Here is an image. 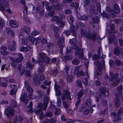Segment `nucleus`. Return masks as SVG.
<instances>
[{"mask_svg":"<svg viewBox=\"0 0 123 123\" xmlns=\"http://www.w3.org/2000/svg\"><path fill=\"white\" fill-rule=\"evenodd\" d=\"M119 75L118 73L114 74L112 72H110L109 73V76L107 74L105 75V78L108 79L109 82L111 83L113 86H116L119 84L120 81V79L118 78Z\"/></svg>","mask_w":123,"mask_h":123,"instance_id":"nucleus-1","label":"nucleus"},{"mask_svg":"<svg viewBox=\"0 0 123 123\" xmlns=\"http://www.w3.org/2000/svg\"><path fill=\"white\" fill-rule=\"evenodd\" d=\"M73 98V96L70 95V93L68 90L66 89L63 91L61 95V98L63 101L62 102L63 105L65 109L68 108L69 105L64 100H66V98L70 100Z\"/></svg>","mask_w":123,"mask_h":123,"instance_id":"nucleus-2","label":"nucleus"},{"mask_svg":"<svg viewBox=\"0 0 123 123\" xmlns=\"http://www.w3.org/2000/svg\"><path fill=\"white\" fill-rule=\"evenodd\" d=\"M45 79L44 76L42 74L40 75H36L34 77L33 79L34 80V84L35 86H39L40 84V81L43 80Z\"/></svg>","mask_w":123,"mask_h":123,"instance_id":"nucleus-3","label":"nucleus"},{"mask_svg":"<svg viewBox=\"0 0 123 123\" xmlns=\"http://www.w3.org/2000/svg\"><path fill=\"white\" fill-rule=\"evenodd\" d=\"M105 64L103 62L99 63L98 67V70L95 72V74L94 78H97L100 75L102 72V70L105 68Z\"/></svg>","mask_w":123,"mask_h":123,"instance_id":"nucleus-4","label":"nucleus"},{"mask_svg":"<svg viewBox=\"0 0 123 123\" xmlns=\"http://www.w3.org/2000/svg\"><path fill=\"white\" fill-rule=\"evenodd\" d=\"M81 47H79L77 46L75 48V55H78V57L80 59H83L84 57L83 51L81 49Z\"/></svg>","mask_w":123,"mask_h":123,"instance_id":"nucleus-5","label":"nucleus"},{"mask_svg":"<svg viewBox=\"0 0 123 123\" xmlns=\"http://www.w3.org/2000/svg\"><path fill=\"white\" fill-rule=\"evenodd\" d=\"M46 54L42 52H40L38 54L37 58L38 63L41 64L44 63V58L46 57Z\"/></svg>","mask_w":123,"mask_h":123,"instance_id":"nucleus-6","label":"nucleus"},{"mask_svg":"<svg viewBox=\"0 0 123 123\" xmlns=\"http://www.w3.org/2000/svg\"><path fill=\"white\" fill-rule=\"evenodd\" d=\"M97 35L95 34H92L91 31H88L86 32L85 34L86 37L90 40H95Z\"/></svg>","mask_w":123,"mask_h":123,"instance_id":"nucleus-7","label":"nucleus"},{"mask_svg":"<svg viewBox=\"0 0 123 123\" xmlns=\"http://www.w3.org/2000/svg\"><path fill=\"white\" fill-rule=\"evenodd\" d=\"M5 114L9 117L10 115H14V110L12 107H9L6 108L5 111Z\"/></svg>","mask_w":123,"mask_h":123,"instance_id":"nucleus-8","label":"nucleus"},{"mask_svg":"<svg viewBox=\"0 0 123 123\" xmlns=\"http://www.w3.org/2000/svg\"><path fill=\"white\" fill-rule=\"evenodd\" d=\"M49 97L48 96H45L43 98V103L42 104H40L39 105L40 107L44 110H46L47 106V104L49 102Z\"/></svg>","mask_w":123,"mask_h":123,"instance_id":"nucleus-9","label":"nucleus"},{"mask_svg":"<svg viewBox=\"0 0 123 123\" xmlns=\"http://www.w3.org/2000/svg\"><path fill=\"white\" fill-rule=\"evenodd\" d=\"M76 28L74 27V26L71 25L70 27V31L71 32L72 35L75 37H76L77 36V33L76 31H77V29L78 27V25L76 24Z\"/></svg>","mask_w":123,"mask_h":123,"instance_id":"nucleus-10","label":"nucleus"},{"mask_svg":"<svg viewBox=\"0 0 123 123\" xmlns=\"http://www.w3.org/2000/svg\"><path fill=\"white\" fill-rule=\"evenodd\" d=\"M99 91H100V95L101 93V95L105 97L107 96L108 94V91L106 90L105 88L103 87L99 89Z\"/></svg>","mask_w":123,"mask_h":123,"instance_id":"nucleus-11","label":"nucleus"},{"mask_svg":"<svg viewBox=\"0 0 123 123\" xmlns=\"http://www.w3.org/2000/svg\"><path fill=\"white\" fill-rule=\"evenodd\" d=\"M123 51V49L120 47H117L114 48L113 52L114 54L117 55H118Z\"/></svg>","mask_w":123,"mask_h":123,"instance_id":"nucleus-12","label":"nucleus"},{"mask_svg":"<svg viewBox=\"0 0 123 123\" xmlns=\"http://www.w3.org/2000/svg\"><path fill=\"white\" fill-rule=\"evenodd\" d=\"M9 23L10 25L12 27H17L19 25V24L18 22L13 20H10Z\"/></svg>","mask_w":123,"mask_h":123,"instance_id":"nucleus-13","label":"nucleus"},{"mask_svg":"<svg viewBox=\"0 0 123 123\" xmlns=\"http://www.w3.org/2000/svg\"><path fill=\"white\" fill-rule=\"evenodd\" d=\"M23 120L22 117L21 116H19L18 117V116L14 119L13 120V123H21Z\"/></svg>","mask_w":123,"mask_h":123,"instance_id":"nucleus-14","label":"nucleus"},{"mask_svg":"<svg viewBox=\"0 0 123 123\" xmlns=\"http://www.w3.org/2000/svg\"><path fill=\"white\" fill-rule=\"evenodd\" d=\"M18 55L19 57L14 59L17 63L21 62L24 58L23 56L21 53L18 54Z\"/></svg>","mask_w":123,"mask_h":123,"instance_id":"nucleus-15","label":"nucleus"},{"mask_svg":"<svg viewBox=\"0 0 123 123\" xmlns=\"http://www.w3.org/2000/svg\"><path fill=\"white\" fill-rule=\"evenodd\" d=\"M43 109H38L35 112L36 114H38L39 115V118L40 119L42 120L44 116V115L43 114L42 111Z\"/></svg>","mask_w":123,"mask_h":123,"instance_id":"nucleus-16","label":"nucleus"},{"mask_svg":"<svg viewBox=\"0 0 123 123\" xmlns=\"http://www.w3.org/2000/svg\"><path fill=\"white\" fill-rule=\"evenodd\" d=\"M55 89L56 93H57V95L58 96H60L61 93V91H60V86L57 85L55 84Z\"/></svg>","mask_w":123,"mask_h":123,"instance_id":"nucleus-17","label":"nucleus"},{"mask_svg":"<svg viewBox=\"0 0 123 123\" xmlns=\"http://www.w3.org/2000/svg\"><path fill=\"white\" fill-rule=\"evenodd\" d=\"M100 56L95 55H94L93 57L92 58L94 62V64L96 65H98L99 63L98 60L100 58Z\"/></svg>","mask_w":123,"mask_h":123,"instance_id":"nucleus-18","label":"nucleus"},{"mask_svg":"<svg viewBox=\"0 0 123 123\" xmlns=\"http://www.w3.org/2000/svg\"><path fill=\"white\" fill-rule=\"evenodd\" d=\"M27 95V92H25L24 93L23 95H21V100L22 101H25V103L26 104L29 101L27 98H26Z\"/></svg>","mask_w":123,"mask_h":123,"instance_id":"nucleus-19","label":"nucleus"},{"mask_svg":"<svg viewBox=\"0 0 123 123\" xmlns=\"http://www.w3.org/2000/svg\"><path fill=\"white\" fill-rule=\"evenodd\" d=\"M1 49L0 51L1 53L4 55H8V53L6 50L7 48L5 47H1Z\"/></svg>","mask_w":123,"mask_h":123,"instance_id":"nucleus-20","label":"nucleus"},{"mask_svg":"<svg viewBox=\"0 0 123 123\" xmlns=\"http://www.w3.org/2000/svg\"><path fill=\"white\" fill-rule=\"evenodd\" d=\"M116 38V37L114 34H113L110 35L108 38V41L109 43L112 44L115 40Z\"/></svg>","mask_w":123,"mask_h":123,"instance_id":"nucleus-21","label":"nucleus"},{"mask_svg":"<svg viewBox=\"0 0 123 123\" xmlns=\"http://www.w3.org/2000/svg\"><path fill=\"white\" fill-rule=\"evenodd\" d=\"M115 106L118 107H119L121 105L120 101L119 98L118 96L116 98L114 102Z\"/></svg>","mask_w":123,"mask_h":123,"instance_id":"nucleus-22","label":"nucleus"},{"mask_svg":"<svg viewBox=\"0 0 123 123\" xmlns=\"http://www.w3.org/2000/svg\"><path fill=\"white\" fill-rule=\"evenodd\" d=\"M99 22V19L98 17H96L93 18L92 21H90V25H92L96 23L98 24Z\"/></svg>","mask_w":123,"mask_h":123,"instance_id":"nucleus-23","label":"nucleus"},{"mask_svg":"<svg viewBox=\"0 0 123 123\" xmlns=\"http://www.w3.org/2000/svg\"><path fill=\"white\" fill-rule=\"evenodd\" d=\"M114 10L115 13L118 14L120 12V9L118 5L117 4H115L114 5Z\"/></svg>","mask_w":123,"mask_h":123,"instance_id":"nucleus-24","label":"nucleus"},{"mask_svg":"<svg viewBox=\"0 0 123 123\" xmlns=\"http://www.w3.org/2000/svg\"><path fill=\"white\" fill-rule=\"evenodd\" d=\"M16 43L14 41H13L12 43V45L9 46L8 49L10 50H14L15 49V46Z\"/></svg>","mask_w":123,"mask_h":123,"instance_id":"nucleus-25","label":"nucleus"},{"mask_svg":"<svg viewBox=\"0 0 123 123\" xmlns=\"http://www.w3.org/2000/svg\"><path fill=\"white\" fill-rule=\"evenodd\" d=\"M10 58L11 60L12 61L11 63V66L13 68H15L17 64V62L14 59H13L12 57H10Z\"/></svg>","mask_w":123,"mask_h":123,"instance_id":"nucleus-26","label":"nucleus"},{"mask_svg":"<svg viewBox=\"0 0 123 123\" xmlns=\"http://www.w3.org/2000/svg\"><path fill=\"white\" fill-rule=\"evenodd\" d=\"M42 64H39L40 66L39 67L38 70V72L39 74L43 72L44 71V66Z\"/></svg>","mask_w":123,"mask_h":123,"instance_id":"nucleus-27","label":"nucleus"},{"mask_svg":"<svg viewBox=\"0 0 123 123\" xmlns=\"http://www.w3.org/2000/svg\"><path fill=\"white\" fill-rule=\"evenodd\" d=\"M6 31L8 35L11 37H13L14 36V33L12 29L10 28H7L6 29Z\"/></svg>","mask_w":123,"mask_h":123,"instance_id":"nucleus-28","label":"nucleus"},{"mask_svg":"<svg viewBox=\"0 0 123 123\" xmlns=\"http://www.w3.org/2000/svg\"><path fill=\"white\" fill-rule=\"evenodd\" d=\"M53 107L55 109V111L54 113V115L55 116H58L59 115L61 112L60 109V108H56L53 105Z\"/></svg>","mask_w":123,"mask_h":123,"instance_id":"nucleus-29","label":"nucleus"},{"mask_svg":"<svg viewBox=\"0 0 123 123\" xmlns=\"http://www.w3.org/2000/svg\"><path fill=\"white\" fill-rule=\"evenodd\" d=\"M70 43L71 44L75 46L74 48L75 49L76 47L77 46H76L77 44V41L75 38H73L70 39Z\"/></svg>","mask_w":123,"mask_h":123,"instance_id":"nucleus-30","label":"nucleus"},{"mask_svg":"<svg viewBox=\"0 0 123 123\" xmlns=\"http://www.w3.org/2000/svg\"><path fill=\"white\" fill-rule=\"evenodd\" d=\"M59 19V17L57 16H55L51 18V21H55L57 24L59 23V21H60Z\"/></svg>","mask_w":123,"mask_h":123,"instance_id":"nucleus-31","label":"nucleus"},{"mask_svg":"<svg viewBox=\"0 0 123 123\" xmlns=\"http://www.w3.org/2000/svg\"><path fill=\"white\" fill-rule=\"evenodd\" d=\"M84 93L83 90H81L77 94V99H80L82 97Z\"/></svg>","mask_w":123,"mask_h":123,"instance_id":"nucleus-32","label":"nucleus"},{"mask_svg":"<svg viewBox=\"0 0 123 123\" xmlns=\"http://www.w3.org/2000/svg\"><path fill=\"white\" fill-rule=\"evenodd\" d=\"M23 30L27 34H29L30 33V28L27 26H25L24 27Z\"/></svg>","mask_w":123,"mask_h":123,"instance_id":"nucleus-33","label":"nucleus"},{"mask_svg":"<svg viewBox=\"0 0 123 123\" xmlns=\"http://www.w3.org/2000/svg\"><path fill=\"white\" fill-rule=\"evenodd\" d=\"M52 7L53 9H55L56 10H61L62 8L60 4H58L56 5V6L54 5H52Z\"/></svg>","mask_w":123,"mask_h":123,"instance_id":"nucleus-34","label":"nucleus"},{"mask_svg":"<svg viewBox=\"0 0 123 123\" xmlns=\"http://www.w3.org/2000/svg\"><path fill=\"white\" fill-rule=\"evenodd\" d=\"M26 39L27 41H29L30 42L32 43V44L34 43V39L33 37L31 36H29L26 38Z\"/></svg>","mask_w":123,"mask_h":123,"instance_id":"nucleus-35","label":"nucleus"},{"mask_svg":"<svg viewBox=\"0 0 123 123\" xmlns=\"http://www.w3.org/2000/svg\"><path fill=\"white\" fill-rule=\"evenodd\" d=\"M36 92L38 93L39 98H41L44 95V92L40 90H36Z\"/></svg>","mask_w":123,"mask_h":123,"instance_id":"nucleus-36","label":"nucleus"},{"mask_svg":"<svg viewBox=\"0 0 123 123\" xmlns=\"http://www.w3.org/2000/svg\"><path fill=\"white\" fill-rule=\"evenodd\" d=\"M32 101H31L30 104L29 105L27 110L28 112L30 113H32L33 112L32 109Z\"/></svg>","mask_w":123,"mask_h":123,"instance_id":"nucleus-37","label":"nucleus"},{"mask_svg":"<svg viewBox=\"0 0 123 123\" xmlns=\"http://www.w3.org/2000/svg\"><path fill=\"white\" fill-rule=\"evenodd\" d=\"M80 62V60L77 58L74 59L72 61V63L74 65H78Z\"/></svg>","mask_w":123,"mask_h":123,"instance_id":"nucleus-38","label":"nucleus"},{"mask_svg":"<svg viewBox=\"0 0 123 123\" xmlns=\"http://www.w3.org/2000/svg\"><path fill=\"white\" fill-rule=\"evenodd\" d=\"M6 0H0V5H3L7 7L9 6L7 2H6Z\"/></svg>","mask_w":123,"mask_h":123,"instance_id":"nucleus-39","label":"nucleus"},{"mask_svg":"<svg viewBox=\"0 0 123 123\" xmlns=\"http://www.w3.org/2000/svg\"><path fill=\"white\" fill-rule=\"evenodd\" d=\"M62 59L64 60L68 61L72 59V56L69 55V56H66L62 57Z\"/></svg>","mask_w":123,"mask_h":123,"instance_id":"nucleus-40","label":"nucleus"},{"mask_svg":"<svg viewBox=\"0 0 123 123\" xmlns=\"http://www.w3.org/2000/svg\"><path fill=\"white\" fill-rule=\"evenodd\" d=\"M26 65L27 67L30 69H32L34 66V65L31 63V62L29 61L27 62Z\"/></svg>","mask_w":123,"mask_h":123,"instance_id":"nucleus-41","label":"nucleus"},{"mask_svg":"<svg viewBox=\"0 0 123 123\" xmlns=\"http://www.w3.org/2000/svg\"><path fill=\"white\" fill-rule=\"evenodd\" d=\"M67 80L69 82L72 81L73 80V76L71 75H68L66 77Z\"/></svg>","mask_w":123,"mask_h":123,"instance_id":"nucleus-42","label":"nucleus"},{"mask_svg":"<svg viewBox=\"0 0 123 123\" xmlns=\"http://www.w3.org/2000/svg\"><path fill=\"white\" fill-rule=\"evenodd\" d=\"M86 105V106H89L91 105V99L90 98H88L87 99L85 103Z\"/></svg>","mask_w":123,"mask_h":123,"instance_id":"nucleus-43","label":"nucleus"},{"mask_svg":"<svg viewBox=\"0 0 123 123\" xmlns=\"http://www.w3.org/2000/svg\"><path fill=\"white\" fill-rule=\"evenodd\" d=\"M65 22L61 20L59 21V23H57V24L59 25V27L61 28L63 27L65 24Z\"/></svg>","mask_w":123,"mask_h":123,"instance_id":"nucleus-44","label":"nucleus"},{"mask_svg":"<svg viewBox=\"0 0 123 123\" xmlns=\"http://www.w3.org/2000/svg\"><path fill=\"white\" fill-rule=\"evenodd\" d=\"M53 115V113L51 111H49L46 112L45 114V116L47 117H51Z\"/></svg>","mask_w":123,"mask_h":123,"instance_id":"nucleus-45","label":"nucleus"},{"mask_svg":"<svg viewBox=\"0 0 123 123\" xmlns=\"http://www.w3.org/2000/svg\"><path fill=\"white\" fill-rule=\"evenodd\" d=\"M64 38L62 37L59 39L57 42V44L60 45L61 44L63 43L64 42Z\"/></svg>","mask_w":123,"mask_h":123,"instance_id":"nucleus-46","label":"nucleus"},{"mask_svg":"<svg viewBox=\"0 0 123 123\" xmlns=\"http://www.w3.org/2000/svg\"><path fill=\"white\" fill-rule=\"evenodd\" d=\"M51 73L54 76H55L58 74L59 71L57 69H53L51 71Z\"/></svg>","mask_w":123,"mask_h":123,"instance_id":"nucleus-47","label":"nucleus"},{"mask_svg":"<svg viewBox=\"0 0 123 123\" xmlns=\"http://www.w3.org/2000/svg\"><path fill=\"white\" fill-rule=\"evenodd\" d=\"M95 6L93 5L90 8V12L92 14H94L95 13Z\"/></svg>","mask_w":123,"mask_h":123,"instance_id":"nucleus-48","label":"nucleus"},{"mask_svg":"<svg viewBox=\"0 0 123 123\" xmlns=\"http://www.w3.org/2000/svg\"><path fill=\"white\" fill-rule=\"evenodd\" d=\"M79 19L81 20L86 21L88 19V18L87 16L82 15L80 17Z\"/></svg>","mask_w":123,"mask_h":123,"instance_id":"nucleus-49","label":"nucleus"},{"mask_svg":"<svg viewBox=\"0 0 123 123\" xmlns=\"http://www.w3.org/2000/svg\"><path fill=\"white\" fill-rule=\"evenodd\" d=\"M115 64L118 66L121 65L123 66V63L122 62L119 60H116L115 61Z\"/></svg>","mask_w":123,"mask_h":123,"instance_id":"nucleus-50","label":"nucleus"},{"mask_svg":"<svg viewBox=\"0 0 123 123\" xmlns=\"http://www.w3.org/2000/svg\"><path fill=\"white\" fill-rule=\"evenodd\" d=\"M108 26H106V30H107V33L109 34H111L112 33H116L117 31L116 30L114 31L112 30L111 29V30L108 29Z\"/></svg>","mask_w":123,"mask_h":123,"instance_id":"nucleus-51","label":"nucleus"},{"mask_svg":"<svg viewBox=\"0 0 123 123\" xmlns=\"http://www.w3.org/2000/svg\"><path fill=\"white\" fill-rule=\"evenodd\" d=\"M123 113V107H121L117 113V115L119 116H120Z\"/></svg>","mask_w":123,"mask_h":123,"instance_id":"nucleus-52","label":"nucleus"},{"mask_svg":"<svg viewBox=\"0 0 123 123\" xmlns=\"http://www.w3.org/2000/svg\"><path fill=\"white\" fill-rule=\"evenodd\" d=\"M49 122L50 123H55L57 122L56 118L55 117H53L49 120Z\"/></svg>","mask_w":123,"mask_h":123,"instance_id":"nucleus-53","label":"nucleus"},{"mask_svg":"<svg viewBox=\"0 0 123 123\" xmlns=\"http://www.w3.org/2000/svg\"><path fill=\"white\" fill-rule=\"evenodd\" d=\"M71 6L75 8H78L79 6V4L76 2H74L71 4Z\"/></svg>","mask_w":123,"mask_h":123,"instance_id":"nucleus-54","label":"nucleus"},{"mask_svg":"<svg viewBox=\"0 0 123 123\" xmlns=\"http://www.w3.org/2000/svg\"><path fill=\"white\" fill-rule=\"evenodd\" d=\"M50 61V60L46 56L44 58V63L46 64H48L49 63Z\"/></svg>","mask_w":123,"mask_h":123,"instance_id":"nucleus-55","label":"nucleus"},{"mask_svg":"<svg viewBox=\"0 0 123 123\" xmlns=\"http://www.w3.org/2000/svg\"><path fill=\"white\" fill-rule=\"evenodd\" d=\"M77 85L79 87L81 88L82 87L81 81L79 80H77L76 81Z\"/></svg>","mask_w":123,"mask_h":123,"instance_id":"nucleus-56","label":"nucleus"},{"mask_svg":"<svg viewBox=\"0 0 123 123\" xmlns=\"http://www.w3.org/2000/svg\"><path fill=\"white\" fill-rule=\"evenodd\" d=\"M52 27L53 29V31L55 32L59 33L58 31L59 29L57 28V27L55 26L54 25H52Z\"/></svg>","mask_w":123,"mask_h":123,"instance_id":"nucleus-57","label":"nucleus"},{"mask_svg":"<svg viewBox=\"0 0 123 123\" xmlns=\"http://www.w3.org/2000/svg\"><path fill=\"white\" fill-rule=\"evenodd\" d=\"M17 89H12L10 91V94L11 95H15L16 94Z\"/></svg>","mask_w":123,"mask_h":123,"instance_id":"nucleus-58","label":"nucleus"},{"mask_svg":"<svg viewBox=\"0 0 123 123\" xmlns=\"http://www.w3.org/2000/svg\"><path fill=\"white\" fill-rule=\"evenodd\" d=\"M36 12L37 13L39 12V14L41 16H42L43 15V10H39L38 8L36 9Z\"/></svg>","mask_w":123,"mask_h":123,"instance_id":"nucleus-59","label":"nucleus"},{"mask_svg":"<svg viewBox=\"0 0 123 123\" xmlns=\"http://www.w3.org/2000/svg\"><path fill=\"white\" fill-rule=\"evenodd\" d=\"M74 21V19L73 17L72 16H70L69 20V23L70 24L73 23Z\"/></svg>","mask_w":123,"mask_h":123,"instance_id":"nucleus-60","label":"nucleus"},{"mask_svg":"<svg viewBox=\"0 0 123 123\" xmlns=\"http://www.w3.org/2000/svg\"><path fill=\"white\" fill-rule=\"evenodd\" d=\"M105 109L103 111L101 112V114L102 115H105L108 112V108L107 106L105 107Z\"/></svg>","mask_w":123,"mask_h":123,"instance_id":"nucleus-61","label":"nucleus"},{"mask_svg":"<svg viewBox=\"0 0 123 123\" xmlns=\"http://www.w3.org/2000/svg\"><path fill=\"white\" fill-rule=\"evenodd\" d=\"M70 66L69 65H66L65 68V70H66V72L67 74H68L70 71L69 68Z\"/></svg>","mask_w":123,"mask_h":123,"instance_id":"nucleus-62","label":"nucleus"},{"mask_svg":"<svg viewBox=\"0 0 123 123\" xmlns=\"http://www.w3.org/2000/svg\"><path fill=\"white\" fill-rule=\"evenodd\" d=\"M120 116H118L117 115V117H115L114 120V122H117L120 121H121L122 119V118H121Z\"/></svg>","mask_w":123,"mask_h":123,"instance_id":"nucleus-63","label":"nucleus"},{"mask_svg":"<svg viewBox=\"0 0 123 123\" xmlns=\"http://www.w3.org/2000/svg\"><path fill=\"white\" fill-rule=\"evenodd\" d=\"M4 20L2 19H0V28H2L4 25Z\"/></svg>","mask_w":123,"mask_h":123,"instance_id":"nucleus-64","label":"nucleus"}]
</instances>
